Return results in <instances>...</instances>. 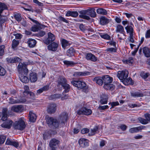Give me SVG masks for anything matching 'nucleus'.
I'll list each match as a JSON object with an SVG mask.
<instances>
[{
    "label": "nucleus",
    "mask_w": 150,
    "mask_h": 150,
    "mask_svg": "<svg viewBox=\"0 0 150 150\" xmlns=\"http://www.w3.org/2000/svg\"><path fill=\"white\" fill-rule=\"evenodd\" d=\"M37 25H34L31 28V30L34 32L37 31L40 29L42 28L44 26L39 23Z\"/></svg>",
    "instance_id": "nucleus-24"
},
{
    "label": "nucleus",
    "mask_w": 150,
    "mask_h": 150,
    "mask_svg": "<svg viewBox=\"0 0 150 150\" xmlns=\"http://www.w3.org/2000/svg\"><path fill=\"white\" fill-rule=\"evenodd\" d=\"M24 74V73L19 74V77L20 80L23 83H26L29 81L28 78Z\"/></svg>",
    "instance_id": "nucleus-20"
},
{
    "label": "nucleus",
    "mask_w": 150,
    "mask_h": 150,
    "mask_svg": "<svg viewBox=\"0 0 150 150\" xmlns=\"http://www.w3.org/2000/svg\"><path fill=\"white\" fill-rule=\"evenodd\" d=\"M90 8L87 10H85L80 11L79 13L81 14L79 15V16L83 19H86L87 20H89L90 19L89 17L86 15V14L89 15Z\"/></svg>",
    "instance_id": "nucleus-11"
},
{
    "label": "nucleus",
    "mask_w": 150,
    "mask_h": 150,
    "mask_svg": "<svg viewBox=\"0 0 150 150\" xmlns=\"http://www.w3.org/2000/svg\"><path fill=\"white\" fill-rule=\"evenodd\" d=\"M29 116L30 121L31 122H34L36 119V116L35 114L32 112H30Z\"/></svg>",
    "instance_id": "nucleus-31"
},
{
    "label": "nucleus",
    "mask_w": 150,
    "mask_h": 150,
    "mask_svg": "<svg viewBox=\"0 0 150 150\" xmlns=\"http://www.w3.org/2000/svg\"><path fill=\"white\" fill-rule=\"evenodd\" d=\"M108 106L107 105L99 106L98 107L100 110H104L108 108Z\"/></svg>",
    "instance_id": "nucleus-62"
},
{
    "label": "nucleus",
    "mask_w": 150,
    "mask_h": 150,
    "mask_svg": "<svg viewBox=\"0 0 150 150\" xmlns=\"http://www.w3.org/2000/svg\"><path fill=\"white\" fill-rule=\"evenodd\" d=\"M62 46L63 48L65 49L67 47H69L71 44V42L65 39H62L61 41Z\"/></svg>",
    "instance_id": "nucleus-22"
},
{
    "label": "nucleus",
    "mask_w": 150,
    "mask_h": 150,
    "mask_svg": "<svg viewBox=\"0 0 150 150\" xmlns=\"http://www.w3.org/2000/svg\"><path fill=\"white\" fill-rule=\"evenodd\" d=\"M67 81L66 79L64 77H61L60 80L58 81V84L59 85H61L63 86V84H64L67 83Z\"/></svg>",
    "instance_id": "nucleus-42"
},
{
    "label": "nucleus",
    "mask_w": 150,
    "mask_h": 150,
    "mask_svg": "<svg viewBox=\"0 0 150 150\" xmlns=\"http://www.w3.org/2000/svg\"><path fill=\"white\" fill-rule=\"evenodd\" d=\"M75 51L74 49L71 47L67 52V55L69 57H72L74 55Z\"/></svg>",
    "instance_id": "nucleus-30"
},
{
    "label": "nucleus",
    "mask_w": 150,
    "mask_h": 150,
    "mask_svg": "<svg viewBox=\"0 0 150 150\" xmlns=\"http://www.w3.org/2000/svg\"><path fill=\"white\" fill-rule=\"evenodd\" d=\"M129 132L131 133L137 132H138L137 127L131 128L129 129Z\"/></svg>",
    "instance_id": "nucleus-52"
},
{
    "label": "nucleus",
    "mask_w": 150,
    "mask_h": 150,
    "mask_svg": "<svg viewBox=\"0 0 150 150\" xmlns=\"http://www.w3.org/2000/svg\"><path fill=\"white\" fill-rule=\"evenodd\" d=\"M15 147L17 148L19 146V144L18 142L14 141L12 145Z\"/></svg>",
    "instance_id": "nucleus-61"
},
{
    "label": "nucleus",
    "mask_w": 150,
    "mask_h": 150,
    "mask_svg": "<svg viewBox=\"0 0 150 150\" xmlns=\"http://www.w3.org/2000/svg\"><path fill=\"white\" fill-rule=\"evenodd\" d=\"M115 31L117 33H120L122 35H124V33L125 32L123 27L120 25L117 24L116 28Z\"/></svg>",
    "instance_id": "nucleus-23"
},
{
    "label": "nucleus",
    "mask_w": 150,
    "mask_h": 150,
    "mask_svg": "<svg viewBox=\"0 0 150 150\" xmlns=\"http://www.w3.org/2000/svg\"><path fill=\"white\" fill-rule=\"evenodd\" d=\"M27 62H19L17 67V70L19 74L24 73L25 75H27L28 72V70L27 68Z\"/></svg>",
    "instance_id": "nucleus-3"
},
{
    "label": "nucleus",
    "mask_w": 150,
    "mask_h": 150,
    "mask_svg": "<svg viewBox=\"0 0 150 150\" xmlns=\"http://www.w3.org/2000/svg\"><path fill=\"white\" fill-rule=\"evenodd\" d=\"M141 77L144 79H146L149 76V74L148 73H142L140 74Z\"/></svg>",
    "instance_id": "nucleus-56"
},
{
    "label": "nucleus",
    "mask_w": 150,
    "mask_h": 150,
    "mask_svg": "<svg viewBox=\"0 0 150 150\" xmlns=\"http://www.w3.org/2000/svg\"><path fill=\"white\" fill-rule=\"evenodd\" d=\"M103 81L104 84L111 83L113 81V78L108 75L103 76Z\"/></svg>",
    "instance_id": "nucleus-18"
},
{
    "label": "nucleus",
    "mask_w": 150,
    "mask_h": 150,
    "mask_svg": "<svg viewBox=\"0 0 150 150\" xmlns=\"http://www.w3.org/2000/svg\"><path fill=\"white\" fill-rule=\"evenodd\" d=\"M98 130V127L97 126H95L94 128L91 129L89 132V135L90 136H92L94 135Z\"/></svg>",
    "instance_id": "nucleus-37"
},
{
    "label": "nucleus",
    "mask_w": 150,
    "mask_h": 150,
    "mask_svg": "<svg viewBox=\"0 0 150 150\" xmlns=\"http://www.w3.org/2000/svg\"><path fill=\"white\" fill-rule=\"evenodd\" d=\"M14 141V140H12L8 138L7 139L6 144L7 145H11Z\"/></svg>",
    "instance_id": "nucleus-54"
},
{
    "label": "nucleus",
    "mask_w": 150,
    "mask_h": 150,
    "mask_svg": "<svg viewBox=\"0 0 150 150\" xmlns=\"http://www.w3.org/2000/svg\"><path fill=\"white\" fill-rule=\"evenodd\" d=\"M133 62V58L132 57H129L127 59L124 60L123 62L125 63L130 65L132 64Z\"/></svg>",
    "instance_id": "nucleus-39"
},
{
    "label": "nucleus",
    "mask_w": 150,
    "mask_h": 150,
    "mask_svg": "<svg viewBox=\"0 0 150 150\" xmlns=\"http://www.w3.org/2000/svg\"><path fill=\"white\" fill-rule=\"evenodd\" d=\"M128 76V72L126 70L119 71L117 74L118 78L122 81H124Z\"/></svg>",
    "instance_id": "nucleus-5"
},
{
    "label": "nucleus",
    "mask_w": 150,
    "mask_h": 150,
    "mask_svg": "<svg viewBox=\"0 0 150 150\" xmlns=\"http://www.w3.org/2000/svg\"><path fill=\"white\" fill-rule=\"evenodd\" d=\"M63 63L67 67H73L76 64V63H75L72 61H69L67 60L64 61Z\"/></svg>",
    "instance_id": "nucleus-35"
},
{
    "label": "nucleus",
    "mask_w": 150,
    "mask_h": 150,
    "mask_svg": "<svg viewBox=\"0 0 150 150\" xmlns=\"http://www.w3.org/2000/svg\"><path fill=\"white\" fill-rule=\"evenodd\" d=\"M79 115L83 114L85 115H88L92 113L91 110L86 108H83L81 109L77 112Z\"/></svg>",
    "instance_id": "nucleus-10"
},
{
    "label": "nucleus",
    "mask_w": 150,
    "mask_h": 150,
    "mask_svg": "<svg viewBox=\"0 0 150 150\" xmlns=\"http://www.w3.org/2000/svg\"><path fill=\"white\" fill-rule=\"evenodd\" d=\"M143 52L147 57H150V49L146 47H145L142 49Z\"/></svg>",
    "instance_id": "nucleus-28"
},
{
    "label": "nucleus",
    "mask_w": 150,
    "mask_h": 150,
    "mask_svg": "<svg viewBox=\"0 0 150 150\" xmlns=\"http://www.w3.org/2000/svg\"><path fill=\"white\" fill-rule=\"evenodd\" d=\"M110 104L112 107L110 108V109H111L112 108H113L114 106L117 105H119V104L118 101H116V102H113L111 103H109V104Z\"/></svg>",
    "instance_id": "nucleus-53"
},
{
    "label": "nucleus",
    "mask_w": 150,
    "mask_h": 150,
    "mask_svg": "<svg viewBox=\"0 0 150 150\" xmlns=\"http://www.w3.org/2000/svg\"><path fill=\"white\" fill-rule=\"evenodd\" d=\"M81 132L83 134L87 133L89 132V129L86 128H83L81 130Z\"/></svg>",
    "instance_id": "nucleus-60"
},
{
    "label": "nucleus",
    "mask_w": 150,
    "mask_h": 150,
    "mask_svg": "<svg viewBox=\"0 0 150 150\" xmlns=\"http://www.w3.org/2000/svg\"><path fill=\"white\" fill-rule=\"evenodd\" d=\"M5 46L4 45L0 46V56H2L4 54Z\"/></svg>",
    "instance_id": "nucleus-47"
},
{
    "label": "nucleus",
    "mask_w": 150,
    "mask_h": 150,
    "mask_svg": "<svg viewBox=\"0 0 150 150\" xmlns=\"http://www.w3.org/2000/svg\"><path fill=\"white\" fill-rule=\"evenodd\" d=\"M106 50L108 52H116V50L115 48H107L106 49Z\"/></svg>",
    "instance_id": "nucleus-55"
},
{
    "label": "nucleus",
    "mask_w": 150,
    "mask_h": 150,
    "mask_svg": "<svg viewBox=\"0 0 150 150\" xmlns=\"http://www.w3.org/2000/svg\"><path fill=\"white\" fill-rule=\"evenodd\" d=\"M89 15L91 17L94 18L96 16V13L95 12V9L93 8H90Z\"/></svg>",
    "instance_id": "nucleus-40"
},
{
    "label": "nucleus",
    "mask_w": 150,
    "mask_h": 150,
    "mask_svg": "<svg viewBox=\"0 0 150 150\" xmlns=\"http://www.w3.org/2000/svg\"><path fill=\"white\" fill-rule=\"evenodd\" d=\"M14 17L18 21H21V16L20 14L16 13L14 15Z\"/></svg>",
    "instance_id": "nucleus-48"
},
{
    "label": "nucleus",
    "mask_w": 150,
    "mask_h": 150,
    "mask_svg": "<svg viewBox=\"0 0 150 150\" xmlns=\"http://www.w3.org/2000/svg\"><path fill=\"white\" fill-rule=\"evenodd\" d=\"M56 110V106L55 104H51L49 105L47 111L49 114L54 113Z\"/></svg>",
    "instance_id": "nucleus-13"
},
{
    "label": "nucleus",
    "mask_w": 150,
    "mask_h": 150,
    "mask_svg": "<svg viewBox=\"0 0 150 150\" xmlns=\"http://www.w3.org/2000/svg\"><path fill=\"white\" fill-rule=\"evenodd\" d=\"M97 13L99 14L102 15H106L107 14V12L104 9L99 8L97 9Z\"/></svg>",
    "instance_id": "nucleus-34"
},
{
    "label": "nucleus",
    "mask_w": 150,
    "mask_h": 150,
    "mask_svg": "<svg viewBox=\"0 0 150 150\" xmlns=\"http://www.w3.org/2000/svg\"><path fill=\"white\" fill-rule=\"evenodd\" d=\"M47 35L48 38L44 40V42L47 45H48L52 42L55 38L54 35L50 32L48 33Z\"/></svg>",
    "instance_id": "nucleus-9"
},
{
    "label": "nucleus",
    "mask_w": 150,
    "mask_h": 150,
    "mask_svg": "<svg viewBox=\"0 0 150 150\" xmlns=\"http://www.w3.org/2000/svg\"><path fill=\"white\" fill-rule=\"evenodd\" d=\"M51 97L52 99H55L61 98V95L60 94H54L51 95Z\"/></svg>",
    "instance_id": "nucleus-51"
},
{
    "label": "nucleus",
    "mask_w": 150,
    "mask_h": 150,
    "mask_svg": "<svg viewBox=\"0 0 150 150\" xmlns=\"http://www.w3.org/2000/svg\"><path fill=\"white\" fill-rule=\"evenodd\" d=\"M145 37L146 39L150 38V29L146 31L145 34Z\"/></svg>",
    "instance_id": "nucleus-58"
},
{
    "label": "nucleus",
    "mask_w": 150,
    "mask_h": 150,
    "mask_svg": "<svg viewBox=\"0 0 150 150\" xmlns=\"http://www.w3.org/2000/svg\"><path fill=\"white\" fill-rule=\"evenodd\" d=\"M7 60L8 62L12 63L20 62L21 61V59L19 57H15L13 58H8Z\"/></svg>",
    "instance_id": "nucleus-29"
},
{
    "label": "nucleus",
    "mask_w": 150,
    "mask_h": 150,
    "mask_svg": "<svg viewBox=\"0 0 150 150\" xmlns=\"http://www.w3.org/2000/svg\"><path fill=\"white\" fill-rule=\"evenodd\" d=\"M78 15V12L76 11H68L66 14L67 16H71L73 17H76Z\"/></svg>",
    "instance_id": "nucleus-33"
},
{
    "label": "nucleus",
    "mask_w": 150,
    "mask_h": 150,
    "mask_svg": "<svg viewBox=\"0 0 150 150\" xmlns=\"http://www.w3.org/2000/svg\"><path fill=\"white\" fill-rule=\"evenodd\" d=\"M6 73V71L4 68L0 66V75L3 76Z\"/></svg>",
    "instance_id": "nucleus-50"
},
{
    "label": "nucleus",
    "mask_w": 150,
    "mask_h": 150,
    "mask_svg": "<svg viewBox=\"0 0 150 150\" xmlns=\"http://www.w3.org/2000/svg\"><path fill=\"white\" fill-rule=\"evenodd\" d=\"M29 79L30 81L34 82L37 80V74L36 73L32 72L30 74Z\"/></svg>",
    "instance_id": "nucleus-26"
},
{
    "label": "nucleus",
    "mask_w": 150,
    "mask_h": 150,
    "mask_svg": "<svg viewBox=\"0 0 150 150\" xmlns=\"http://www.w3.org/2000/svg\"><path fill=\"white\" fill-rule=\"evenodd\" d=\"M59 42H53L47 46V49L49 50L55 51L57 50Z\"/></svg>",
    "instance_id": "nucleus-12"
},
{
    "label": "nucleus",
    "mask_w": 150,
    "mask_h": 150,
    "mask_svg": "<svg viewBox=\"0 0 150 150\" xmlns=\"http://www.w3.org/2000/svg\"><path fill=\"white\" fill-rule=\"evenodd\" d=\"M71 83L74 86L79 89L84 88L86 85L84 82L79 81H72Z\"/></svg>",
    "instance_id": "nucleus-6"
},
{
    "label": "nucleus",
    "mask_w": 150,
    "mask_h": 150,
    "mask_svg": "<svg viewBox=\"0 0 150 150\" xmlns=\"http://www.w3.org/2000/svg\"><path fill=\"white\" fill-rule=\"evenodd\" d=\"M131 95L132 97H143V94L142 93L137 92H131Z\"/></svg>",
    "instance_id": "nucleus-41"
},
{
    "label": "nucleus",
    "mask_w": 150,
    "mask_h": 150,
    "mask_svg": "<svg viewBox=\"0 0 150 150\" xmlns=\"http://www.w3.org/2000/svg\"><path fill=\"white\" fill-rule=\"evenodd\" d=\"M9 114V112H8L7 108H5L3 109L2 116L1 119L3 121H6L1 125V126L2 127L9 129L12 126L13 122L11 120L7 119Z\"/></svg>",
    "instance_id": "nucleus-1"
},
{
    "label": "nucleus",
    "mask_w": 150,
    "mask_h": 150,
    "mask_svg": "<svg viewBox=\"0 0 150 150\" xmlns=\"http://www.w3.org/2000/svg\"><path fill=\"white\" fill-rule=\"evenodd\" d=\"M100 19V24L102 25H105L109 22L108 20L105 16L101 17Z\"/></svg>",
    "instance_id": "nucleus-32"
},
{
    "label": "nucleus",
    "mask_w": 150,
    "mask_h": 150,
    "mask_svg": "<svg viewBox=\"0 0 150 150\" xmlns=\"http://www.w3.org/2000/svg\"><path fill=\"white\" fill-rule=\"evenodd\" d=\"M50 85L47 84L42 88L43 90V91H48Z\"/></svg>",
    "instance_id": "nucleus-59"
},
{
    "label": "nucleus",
    "mask_w": 150,
    "mask_h": 150,
    "mask_svg": "<svg viewBox=\"0 0 150 150\" xmlns=\"http://www.w3.org/2000/svg\"><path fill=\"white\" fill-rule=\"evenodd\" d=\"M7 6L4 3L0 2V11H3L4 10L7 9Z\"/></svg>",
    "instance_id": "nucleus-45"
},
{
    "label": "nucleus",
    "mask_w": 150,
    "mask_h": 150,
    "mask_svg": "<svg viewBox=\"0 0 150 150\" xmlns=\"http://www.w3.org/2000/svg\"><path fill=\"white\" fill-rule=\"evenodd\" d=\"M85 58L87 60H90L93 62H95L97 60V58L91 53L86 54Z\"/></svg>",
    "instance_id": "nucleus-16"
},
{
    "label": "nucleus",
    "mask_w": 150,
    "mask_h": 150,
    "mask_svg": "<svg viewBox=\"0 0 150 150\" xmlns=\"http://www.w3.org/2000/svg\"><path fill=\"white\" fill-rule=\"evenodd\" d=\"M91 73L88 71L76 72H74L73 75L76 77L84 76L90 75Z\"/></svg>",
    "instance_id": "nucleus-14"
},
{
    "label": "nucleus",
    "mask_w": 150,
    "mask_h": 150,
    "mask_svg": "<svg viewBox=\"0 0 150 150\" xmlns=\"http://www.w3.org/2000/svg\"><path fill=\"white\" fill-rule=\"evenodd\" d=\"M145 119L142 117L138 118V120L143 125H145L150 122V114L146 113L144 115Z\"/></svg>",
    "instance_id": "nucleus-8"
},
{
    "label": "nucleus",
    "mask_w": 150,
    "mask_h": 150,
    "mask_svg": "<svg viewBox=\"0 0 150 150\" xmlns=\"http://www.w3.org/2000/svg\"><path fill=\"white\" fill-rule=\"evenodd\" d=\"M59 142V141L55 139H52L50 141L49 144L51 150H57V146Z\"/></svg>",
    "instance_id": "nucleus-7"
},
{
    "label": "nucleus",
    "mask_w": 150,
    "mask_h": 150,
    "mask_svg": "<svg viewBox=\"0 0 150 150\" xmlns=\"http://www.w3.org/2000/svg\"><path fill=\"white\" fill-rule=\"evenodd\" d=\"M36 42V41L35 40L32 38H29L28 40L27 43L30 47L33 48L35 46Z\"/></svg>",
    "instance_id": "nucleus-21"
},
{
    "label": "nucleus",
    "mask_w": 150,
    "mask_h": 150,
    "mask_svg": "<svg viewBox=\"0 0 150 150\" xmlns=\"http://www.w3.org/2000/svg\"><path fill=\"white\" fill-rule=\"evenodd\" d=\"M126 81V82L127 83L131 84H132L133 83V81L132 79L130 78H127V79H126L124 81Z\"/></svg>",
    "instance_id": "nucleus-57"
},
{
    "label": "nucleus",
    "mask_w": 150,
    "mask_h": 150,
    "mask_svg": "<svg viewBox=\"0 0 150 150\" xmlns=\"http://www.w3.org/2000/svg\"><path fill=\"white\" fill-rule=\"evenodd\" d=\"M103 77H97L94 78L93 79V81L99 85H102L103 83Z\"/></svg>",
    "instance_id": "nucleus-25"
},
{
    "label": "nucleus",
    "mask_w": 150,
    "mask_h": 150,
    "mask_svg": "<svg viewBox=\"0 0 150 150\" xmlns=\"http://www.w3.org/2000/svg\"><path fill=\"white\" fill-rule=\"evenodd\" d=\"M125 29L127 33H129V35L133 34V29L132 26L130 25H127L125 27Z\"/></svg>",
    "instance_id": "nucleus-36"
},
{
    "label": "nucleus",
    "mask_w": 150,
    "mask_h": 150,
    "mask_svg": "<svg viewBox=\"0 0 150 150\" xmlns=\"http://www.w3.org/2000/svg\"><path fill=\"white\" fill-rule=\"evenodd\" d=\"M15 38L16 39H20L22 37V35L19 33H17L15 35Z\"/></svg>",
    "instance_id": "nucleus-63"
},
{
    "label": "nucleus",
    "mask_w": 150,
    "mask_h": 150,
    "mask_svg": "<svg viewBox=\"0 0 150 150\" xmlns=\"http://www.w3.org/2000/svg\"><path fill=\"white\" fill-rule=\"evenodd\" d=\"M99 35L101 37L104 39L109 40L110 39V36L107 34L100 33Z\"/></svg>",
    "instance_id": "nucleus-43"
},
{
    "label": "nucleus",
    "mask_w": 150,
    "mask_h": 150,
    "mask_svg": "<svg viewBox=\"0 0 150 150\" xmlns=\"http://www.w3.org/2000/svg\"><path fill=\"white\" fill-rule=\"evenodd\" d=\"M26 101V100L25 99L15 100L13 98H10L9 99V103L11 104L23 103L25 102Z\"/></svg>",
    "instance_id": "nucleus-19"
},
{
    "label": "nucleus",
    "mask_w": 150,
    "mask_h": 150,
    "mask_svg": "<svg viewBox=\"0 0 150 150\" xmlns=\"http://www.w3.org/2000/svg\"><path fill=\"white\" fill-rule=\"evenodd\" d=\"M23 110V107L21 105H14L11 108V110L12 111L16 112H21Z\"/></svg>",
    "instance_id": "nucleus-15"
},
{
    "label": "nucleus",
    "mask_w": 150,
    "mask_h": 150,
    "mask_svg": "<svg viewBox=\"0 0 150 150\" xmlns=\"http://www.w3.org/2000/svg\"><path fill=\"white\" fill-rule=\"evenodd\" d=\"M19 42L18 40L15 39L13 40L12 41V47L14 49L16 48L19 44Z\"/></svg>",
    "instance_id": "nucleus-46"
},
{
    "label": "nucleus",
    "mask_w": 150,
    "mask_h": 150,
    "mask_svg": "<svg viewBox=\"0 0 150 150\" xmlns=\"http://www.w3.org/2000/svg\"><path fill=\"white\" fill-rule=\"evenodd\" d=\"M103 87L107 90L113 91L115 89V86L113 84L109 83L104 84Z\"/></svg>",
    "instance_id": "nucleus-27"
},
{
    "label": "nucleus",
    "mask_w": 150,
    "mask_h": 150,
    "mask_svg": "<svg viewBox=\"0 0 150 150\" xmlns=\"http://www.w3.org/2000/svg\"><path fill=\"white\" fill-rule=\"evenodd\" d=\"M26 120L23 117H21L18 119L17 121L15 122L13 125L14 128L20 130H23L25 127Z\"/></svg>",
    "instance_id": "nucleus-2"
},
{
    "label": "nucleus",
    "mask_w": 150,
    "mask_h": 150,
    "mask_svg": "<svg viewBox=\"0 0 150 150\" xmlns=\"http://www.w3.org/2000/svg\"><path fill=\"white\" fill-rule=\"evenodd\" d=\"M46 121L49 126L51 128H56L59 127V123L57 120L52 117H47L46 118Z\"/></svg>",
    "instance_id": "nucleus-4"
},
{
    "label": "nucleus",
    "mask_w": 150,
    "mask_h": 150,
    "mask_svg": "<svg viewBox=\"0 0 150 150\" xmlns=\"http://www.w3.org/2000/svg\"><path fill=\"white\" fill-rule=\"evenodd\" d=\"M6 139V137L4 135L0 136V144H3Z\"/></svg>",
    "instance_id": "nucleus-49"
},
{
    "label": "nucleus",
    "mask_w": 150,
    "mask_h": 150,
    "mask_svg": "<svg viewBox=\"0 0 150 150\" xmlns=\"http://www.w3.org/2000/svg\"><path fill=\"white\" fill-rule=\"evenodd\" d=\"M108 97L107 95H105L100 100V103L101 104H107L108 102Z\"/></svg>",
    "instance_id": "nucleus-38"
},
{
    "label": "nucleus",
    "mask_w": 150,
    "mask_h": 150,
    "mask_svg": "<svg viewBox=\"0 0 150 150\" xmlns=\"http://www.w3.org/2000/svg\"><path fill=\"white\" fill-rule=\"evenodd\" d=\"M68 117V114L66 112H64L60 114L59 117V120L61 123H64L67 121Z\"/></svg>",
    "instance_id": "nucleus-17"
},
{
    "label": "nucleus",
    "mask_w": 150,
    "mask_h": 150,
    "mask_svg": "<svg viewBox=\"0 0 150 150\" xmlns=\"http://www.w3.org/2000/svg\"><path fill=\"white\" fill-rule=\"evenodd\" d=\"M133 37V34H131V35H129V41L132 43H133L134 42Z\"/></svg>",
    "instance_id": "nucleus-64"
},
{
    "label": "nucleus",
    "mask_w": 150,
    "mask_h": 150,
    "mask_svg": "<svg viewBox=\"0 0 150 150\" xmlns=\"http://www.w3.org/2000/svg\"><path fill=\"white\" fill-rule=\"evenodd\" d=\"M62 87L64 89V91L65 92H68L69 91L70 88V86L69 85L66 83V84H63Z\"/></svg>",
    "instance_id": "nucleus-44"
}]
</instances>
